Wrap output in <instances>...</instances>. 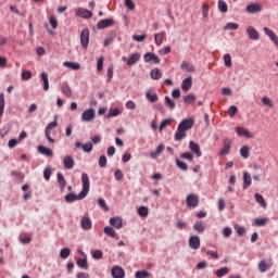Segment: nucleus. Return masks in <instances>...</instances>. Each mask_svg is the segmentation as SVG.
Returning <instances> with one entry per match:
<instances>
[{
    "label": "nucleus",
    "instance_id": "43",
    "mask_svg": "<svg viewBox=\"0 0 278 278\" xmlns=\"http://www.w3.org/2000/svg\"><path fill=\"white\" fill-rule=\"evenodd\" d=\"M146 98L148 99V101H150V103H155L159 99L155 92H151V91H147Z\"/></svg>",
    "mask_w": 278,
    "mask_h": 278
},
{
    "label": "nucleus",
    "instance_id": "53",
    "mask_svg": "<svg viewBox=\"0 0 278 278\" xmlns=\"http://www.w3.org/2000/svg\"><path fill=\"white\" fill-rule=\"evenodd\" d=\"M201 10H202V16H203V18H207V16H208V14H210V5H207V4H202Z\"/></svg>",
    "mask_w": 278,
    "mask_h": 278
},
{
    "label": "nucleus",
    "instance_id": "64",
    "mask_svg": "<svg viewBox=\"0 0 278 278\" xmlns=\"http://www.w3.org/2000/svg\"><path fill=\"white\" fill-rule=\"evenodd\" d=\"M18 142H21L18 139H10L8 143L9 149H14Z\"/></svg>",
    "mask_w": 278,
    "mask_h": 278
},
{
    "label": "nucleus",
    "instance_id": "40",
    "mask_svg": "<svg viewBox=\"0 0 278 278\" xmlns=\"http://www.w3.org/2000/svg\"><path fill=\"white\" fill-rule=\"evenodd\" d=\"M184 101L187 105H190L197 101V96H194V93H189L184 98Z\"/></svg>",
    "mask_w": 278,
    "mask_h": 278
},
{
    "label": "nucleus",
    "instance_id": "31",
    "mask_svg": "<svg viewBox=\"0 0 278 278\" xmlns=\"http://www.w3.org/2000/svg\"><path fill=\"white\" fill-rule=\"evenodd\" d=\"M41 80L43 81V90L45 92L49 91V75L45 72L40 75Z\"/></svg>",
    "mask_w": 278,
    "mask_h": 278
},
{
    "label": "nucleus",
    "instance_id": "59",
    "mask_svg": "<svg viewBox=\"0 0 278 278\" xmlns=\"http://www.w3.org/2000/svg\"><path fill=\"white\" fill-rule=\"evenodd\" d=\"M180 157L182 160H189V162H192V160H194V155L190 152H184L182 154H180Z\"/></svg>",
    "mask_w": 278,
    "mask_h": 278
},
{
    "label": "nucleus",
    "instance_id": "44",
    "mask_svg": "<svg viewBox=\"0 0 278 278\" xmlns=\"http://www.w3.org/2000/svg\"><path fill=\"white\" fill-rule=\"evenodd\" d=\"M165 105L169 108V110H175V108H177V104L168 96L165 97Z\"/></svg>",
    "mask_w": 278,
    "mask_h": 278
},
{
    "label": "nucleus",
    "instance_id": "24",
    "mask_svg": "<svg viewBox=\"0 0 278 278\" xmlns=\"http://www.w3.org/2000/svg\"><path fill=\"white\" fill-rule=\"evenodd\" d=\"M236 131L238 136H243L244 138H253V134H251V131L244 127H237Z\"/></svg>",
    "mask_w": 278,
    "mask_h": 278
},
{
    "label": "nucleus",
    "instance_id": "22",
    "mask_svg": "<svg viewBox=\"0 0 278 278\" xmlns=\"http://www.w3.org/2000/svg\"><path fill=\"white\" fill-rule=\"evenodd\" d=\"M189 149L190 151H192V153H195L197 157H201L202 153H201V147L199 146V143L194 141H190Z\"/></svg>",
    "mask_w": 278,
    "mask_h": 278
},
{
    "label": "nucleus",
    "instance_id": "6",
    "mask_svg": "<svg viewBox=\"0 0 278 278\" xmlns=\"http://www.w3.org/2000/svg\"><path fill=\"white\" fill-rule=\"evenodd\" d=\"M189 248L193 251H198V249H201V238H199V236H191L189 238Z\"/></svg>",
    "mask_w": 278,
    "mask_h": 278
},
{
    "label": "nucleus",
    "instance_id": "11",
    "mask_svg": "<svg viewBox=\"0 0 278 278\" xmlns=\"http://www.w3.org/2000/svg\"><path fill=\"white\" fill-rule=\"evenodd\" d=\"M245 10L249 14H257L258 12H262L263 7L260 3H251L247 5Z\"/></svg>",
    "mask_w": 278,
    "mask_h": 278
},
{
    "label": "nucleus",
    "instance_id": "9",
    "mask_svg": "<svg viewBox=\"0 0 278 278\" xmlns=\"http://www.w3.org/2000/svg\"><path fill=\"white\" fill-rule=\"evenodd\" d=\"M263 31L266 36H268V38L271 40V42H274L275 47H278V37L277 34H275L273 31V29L268 28V27H264Z\"/></svg>",
    "mask_w": 278,
    "mask_h": 278
},
{
    "label": "nucleus",
    "instance_id": "19",
    "mask_svg": "<svg viewBox=\"0 0 278 278\" xmlns=\"http://www.w3.org/2000/svg\"><path fill=\"white\" fill-rule=\"evenodd\" d=\"M63 164H64V168H66L67 170H71L75 166V159H73L72 155H67L65 156Z\"/></svg>",
    "mask_w": 278,
    "mask_h": 278
},
{
    "label": "nucleus",
    "instance_id": "23",
    "mask_svg": "<svg viewBox=\"0 0 278 278\" xmlns=\"http://www.w3.org/2000/svg\"><path fill=\"white\" fill-rule=\"evenodd\" d=\"M144 62H153L154 64H160L161 60L154 53L148 52L143 56Z\"/></svg>",
    "mask_w": 278,
    "mask_h": 278
},
{
    "label": "nucleus",
    "instance_id": "32",
    "mask_svg": "<svg viewBox=\"0 0 278 278\" xmlns=\"http://www.w3.org/2000/svg\"><path fill=\"white\" fill-rule=\"evenodd\" d=\"M63 66H66V68H71L72 71H79L81 68V65L75 62H64Z\"/></svg>",
    "mask_w": 278,
    "mask_h": 278
},
{
    "label": "nucleus",
    "instance_id": "48",
    "mask_svg": "<svg viewBox=\"0 0 278 278\" xmlns=\"http://www.w3.org/2000/svg\"><path fill=\"white\" fill-rule=\"evenodd\" d=\"M262 103H263V105H266L267 108H275V103L268 97H263Z\"/></svg>",
    "mask_w": 278,
    "mask_h": 278
},
{
    "label": "nucleus",
    "instance_id": "52",
    "mask_svg": "<svg viewBox=\"0 0 278 278\" xmlns=\"http://www.w3.org/2000/svg\"><path fill=\"white\" fill-rule=\"evenodd\" d=\"M224 63L227 68H231V54L227 53L224 55Z\"/></svg>",
    "mask_w": 278,
    "mask_h": 278
},
{
    "label": "nucleus",
    "instance_id": "7",
    "mask_svg": "<svg viewBox=\"0 0 278 278\" xmlns=\"http://www.w3.org/2000/svg\"><path fill=\"white\" fill-rule=\"evenodd\" d=\"M123 62H127L128 66H134L137 62H140V53L135 52L132 53L129 59L127 56L122 58Z\"/></svg>",
    "mask_w": 278,
    "mask_h": 278
},
{
    "label": "nucleus",
    "instance_id": "30",
    "mask_svg": "<svg viewBox=\"0 0 278 278\" xmlns=\"http://www.w3.org/2000/svg\"><path fill=\"white\" fill-rule=\"evenodd\" d=\"M164 31L157 33L154 35V42L156 47H162V42H164Z\"/></svg>",
    "mask_w": 278,
    "mask_h": 278
},
{
    "label": "nucleus",
    "instance_id": "14",
    "mask_svg": "<svg viewBox=\"0 0 278 278\" xmlns=\"http://www.w3.org/2000/svg\"><path fill=\"white\" fill-rule=\"evenodd\" d=\"M80 227L81 229H84V231H90V229H92V220L90 219V217H83L80 220Z\"/></svg>",
    "mask_w": 278,
    "mask_h": 278
},
{
    "label": "nucleus",
    "instance_id": "4",
    "mask_svg": "<svg viewBox=\"0 0 278 278\" xmlns=\"http://www.w3.org/2000/svg\"><path fill=\"white\" fill-rule=\"evenodd\" d=\"M80 45L83 49H88V45H90V29L84 28L80 33Z\"/></svg>",
    "mask_w": 278,
    "mask_h": 278
},
{
    "label": "nucleus",
    "instance_id": "46",
    "mask_svg": "<svg viewBox=\"0 0 278 278\" xmlns=\"http://www.w3.org/2000/svg\"><path fill=\"white\" fill-rule=\"evenodd\" d=\"M135 277L136 278H149V277H151V274L147 270H138V271H136Z\"/></svg>",
    "mask_w": 278,
    "mask_h": 278
},
{
    "label": "nucleus",
    "instance_id": "26",
    "mask_svg": "<svg viewBox=\"0 0 278 278\" xmlns=\"http://www.w3.org/2000/svg\"><path fill=\"white\" fill-rule=\"evenodd\" d=\"M190 88H192V78L191 76L185 78L181 83V89L185 91V92H188V90H190Z\"/></svg>",
    "mask_w": 278,
    "mask_h": 278
},
{
    "label": "nucleus",
    "instance_id": "34",
    "mask_svg": "<svg viewBox=\"0 0 278 278\" xmlns=\"http://www.w3.org/2000/svg\"><path fill=\"white\" fill-rule=\"evenodd\" d=\"M217 5L222 14H227L229 8L227 7V2H225V0H219Z\"/></svg>",
    "mask_w": 278,
    "mask_h": 278
},
{
    "label": "nucleus",
    "instance_id": "25",
    "mask_svg": "<svg viewBox=\"0 0 278 278\" xmlns=\"http://www.w3.org/2000/svg\"><path fill=\"white\" fill-rule=\"evenodd\" d=\"M38 152L41 153V155H46L47 157H53V150L45 146H38Z\"/></svg>",
    "mask_w": 278,
    "mask_h": 278
},
{
    "label": "nucleus",
    "instance_id": "61",
    "mask_svg": "<svg viewBox=\"0 0 278 278\" xmlns=\"http://www.w3.org/2000/svg\"><path fill=\"white\" fill-rule=\"evenodd\" d=\"M132 40H136V42H144L147 35H134Z\"/></svg>",
    "mask_w": 278,
    "mask_h": 278
},
{
    "label": "nucleus",
    "instance_id": "50",
    "mask_svg": "<svg viewBox=\"0 0 278 278\" xmlns=\"http://www.w3.org/2000/svg\"><path fill=\"white\" fill-rule=\"evenodd\" d=\"M267 223L268 218H256L254 220V225H256V227H264Z\"/></svg>",
    "mask_w": 278,
    "mask_h": 278
},
{
    "label": "nucleus",
    "instance_id": "63",
    "mask_svg": "<svg viewBox=\"0 0 278 278\" xmlns=\"http://www.w3.org/2000/svg\"><path fill=\"white\" fill-rule=\"evenodd\" d=\"M51 167H47L45 170H43V177L46 179V181H49V179H51Z\"/></svg>",
    "mask_w": 278,
    "mask_h": 278
},
{
    "label": "nucleus",
    "instance_id": "41",
    "mask_svg": "<svg viewBox=\"0 0 278 278\" xmlns=\"http://www.w3.org/2000/svg\"><path fill=\"white\" fill-rule=\"evenodd\" d=\"M138 214H139V216H141V218H147L149 216V207L140 206L138 208Z\"/></svg>",
    "mask_w": 278,
    "mask_h": 278
},
{
    "label": "nucleus",
    "instance_id": "17",
    "mask_svg": "<svg viewBox=\"0 0 278 278\" xmlns=\"http://www.w3.org/2000/svg\"><path fill=\"white\" fill-rule=\"evenodd\" d=\"M76 149H83L85 153H90L93 149L92 142H87V143H81V142H76L75 143Z\"/></svg>",
    "mask_w": 278,
    "mask_h": 278
},
{
    "label": "nucleus",
    "instance_id": "12",
    "mask_svg": "<svg viewBox=\"0 0 278 278\" xmlns=\"http://www.w3.org/2000/svg\"><path fill=\"white\" fill-rule=\"evenodd\" d=\"M76 16H79L80 18H92V11L78 8L75 11Z\"/></svg>",
    "mask_w": 278,
    "mask_h": 278
},
{
    "label": "nucleus",
    "instance_id": "57",
    "mask_svg": "<svg viewBox=\"0 0 278 278\" xmlns=\"http://www.w3.org/2000/svg\"><path fill=\"white\" fill-rule=\"evenodd\" d=\"M236 114H238V106L231 105L228 110V116H230V118H233Z\"/></svg>",
    "mask_w": 278,
    "mask_h": 278
},
{
    "label": "nucleus",
    "instance_id": "29",
    "mask_svg": "<svg viewBox=\"0 0 278 278\" xmlns=\"http://www.w3.org/2000/svg\"><path fill=\"white\" fill-rule=\"evenodd\" d=\"M161 153H164V144H159L156 151L150 153V157L155 160V157H160Z\"/></svg>",
    "mask_w": 278,
    "mask_h": 278
},
{
    "label": "nucleus",
    "instance_id": "60",
    "mask_svg": "<svg viewBox=\"0 0 278 278\" xmlns=\"http://www.w3.org/2000/svg\"><path fill=\"white\" fill-rule=\"evenodd\" d=\"M22 79L24 81H29V79H31V72L30 71H23L22 72Z\"/></svg>",
    "mask_w": 278,
    "mask_h": 278
},
{
    "label": "nucleus",
    "instance_id": "49",
    "mask_svg": "<svg viewBox=\"0 0 278 278\" xmlns=\"http://www.w3.org/2000/svg\"><path fill=\"white\" fill-rule=\"evenodd\" d=\"M238 27H239L238 23L230 22L225 25L224 29L236 31Z\"/></svg>",
    "mask_w": 278,
    "mask_h": 278
},
{
    "label": "nucleus",
    "instance_id": "20",
    "mask_svg": "<svg viewBox=\"0 0 278 278\" xmlns=\"http://www.w3.org/2000/svg\"><path fill=\"white\" fill-rule=\"evenodd\" d=\"M61 92L62 94H64V97H67V99H71V97H73V89H71V86H68L67 83L62 84Z\"/></svg>",
    "mask_w": 278,
    "mask_h": 278
},
{
    "label": "nucleus",
    "instance_id": "2",
    "mask_svg": "<svg viewBox=\"0 0 278 278\" xmlns=\"http://www.w3.org/2000/svg\"><path fill=\"white\" fill-rule=\"evenodd\" d=\"M191 127H194V119L186 118L180 122L177 131L175 132V140H184V138H186V132L189 131Z\"/></svg>",
    "mask_w": 278,
    "mask_h": 278
},
{
    "label": "nucleus",
    "instance_id": "35",
    "mask_svg": "<svg viewBox=\"0 0 278 278\" xmlns=\"http://www.w3.org/2000/svg\"><path fill=\"white\" fill-rule=\"evenodd\" d=\"M4 110H5V94L1 92L0 93V117L3 116Z\"/></svg>",
    "mask_w": 278,
    "mask_h": 278
},
{
    "label": "nucleus",
    "instance_id": "45",
    "mask_svg": "<svg viewBox=\"0 0 278 278\" xmlns=\"http://www.w3.org/2000/svg\"><path fill=\"white\" fill-rule=\"evenodd\" d=\"M181 68H182V71H186L187 73H194V66L190 63L182 62Z\"/></svg>",
    "mask_w": 278,
    "mask_h": 278
},
{
    "label": "nucleus",
    "instance_id": "33",
    "mask_svg": "<svg viewBox=\"0 0 278 278\" xmlns=\"http://www.w3.org/2000/svg\"><path fill=\"white\" fill-rule=\"evenodd\" d=\"M254 199L261 207L267 206L266 200H264V197L262 194L255 193Z\"/></svg>",
    "mask_w": 278,
    "mask_h": 278
},
{
    "label": "nucleus",
    "instance_id": "1",
    "mask_svg": "<svg viewBox=\"0 0 278 278\" xmlns=\"http://www.w3.org/2000/svg\"><path fill=\"white\" fill-rule=\"evenodd\" d=\"M81 184H83V190L79 194H75L74 192H72L65 195L66 203H74V201H81V199H86V197H88V192H90V178L88 177V174L84 173L81 175Z\"/></svg>",
    "mask_w": 278,
    "mask_h": 278
},
{
    "label": "nucleus",
    "instance_id": "47",
    "mask_svg": "<svg viewBox=\"0 0 278 278\" xmlns=\"http://www.w3.org/2000/svg\"><path fill=\"white\" fill-rule=\"evenodd\" d=\"M114 116H121L119 109H110L108 113V118H114Z\"/></svg>",
    "mask_w": 278,
    "mask_h": 278
},
{
    "label": "nucleus",
    "instance_id": "37",
    "mask_svg": "<svg viewBox=\"0 0 278 278\" xmlns=\"http://www.w3.org/2000/svg\"><path fill=\"white\" fill-rule=\"evenodd\" d=\"M104 233L109 236V238H116V230H114V228H112L111 226L104 227Z\"/></svg>",
    "mask_w": 278,
    "mask_h": 278
},
{
    "label": "nucleus",
    "instance_id": "36",
    "mask_svg": "<svg viewBox=\"0 0 278 278\" xmlns=\"http://www.w3.org/2000/svg\"><path fill=\"white\" fill-rule=\"evenodd\" d=\"M150 75H151V79H154V80L162 79V72L160 71V68L152 70Z\"/></svg>",
    "mask_w": 278,
    "mask_h": 278
},
{
    "label": "nucleus",
    "instance_id": "18",
    "mask_svg": "<svg viewBox=\"0 0 278 278\" xmlns=\"http://www.w3.org/2000/svg\"><path fill=\"white\" fill-rule=\"evenodd\" d=\"M113 278H125V269L121 266H113L112 268Z\"/></svg>",
    "mask_w": 278,
    "mask_h": 278
},
{
    "label": "nucleus",
    "instance_id": "5",
    "mask_svg": "<svg viewBox=\"0 0 278 278\" xmlns=\"http://www.w3.org/2000/svg\"><path fill=\"white\" fill-rule=\"evenodd\" d=\"M96 116H97V114L94 113V109H88V110L84 111V113L81 115V121L84 123H92V121H94Z\"/></svg>",
    "mask_w": 278,
    "mask_h": 278
},
{
    "label": "nucleus",
    "instance_id": "28",
    "mask_svg": "<svg viewBox=\"0 0 278 278\" xmlns=\"http://www.w3.org/2000/svg\"><path fill=\"white\" fill-rule=\"evenodd\" d=\"M240 155L243 160H249V156L251 155V148H249V146L241 147Z\"/></svg>",
    "mask_w": 278,
    "mask_h": 278
},
{
    "label": "nucleus",
    "instance_id": "54",
    "mask_svg": "<svg viewBox=\"0 0 278 278\" xmlns=\"http://www.w3.org/2000/svg\"><path fill=\"white\" fill-rule=\"evenodd\" d=\"M58 181L61 188H66V179H64V175L62 173L58 174Z\"/></svg>",
    "mask_w": 278,
    "mask_h": 278
},
{
    "label": "nucleus",
    "instance_id": "38",
    "mask_svg": "<svg viewBox=\"0 0 278 278\" xmlns=\"http://www.w3.org/2000/svg\"><path fill=\"white\" fill-rule=\"evenodd\" d=\"M193 229L198 231V233H203V231H205V224H203V222H197L193 225Z\"/></svg>",
    "mask_w": 278,
    "mask_h": 278
},
{
    "label": "nucleus",
    "instance_id": "10",
    "mask_svg": "<svg viewBox=\"0 0 278 278\" xmlns=\"http://www.w3.org/2000/svg\"><path fill=\"white\" fill-rule=\"evenodd\" d=\"M270 268H273V261L262 260L258 263L260 273H266L267 270H270Z\"/></svg>",
    "mask_w": 278,
    "mask_h": 278
},
{
    "label": "nucleus",
    "instance_id": "55",
    "mask_svg": "<svg viewBox=\"0 0 278 278\" xmlns=\"http://www.w3.org/2000/svg\"><path fill=\"white\" fill-rule=\"evenodd\" d=\"M176 165L180 168V170H188V164L179 159H176Z\"/></svg>",
    "mask_w": 278,
    "mask_h": 278
},
{
    "label": "nucleus",
    "instance_id": "15",
    "mask_svg": "<svg viewBox=\"0 0 278 278\" xmlns=\"http://www.w3.org/2000/svg\"><path fill=\"white\" fill-rule=\"evenodd\" d=\"M112 26H114L113 18L101 20L97 24L98 29H105V27H112Z\"/></svg>",
    "mask_w": 278,
    "mask_h": 278
},
{
    "label": "nucleus",
    "instance_id": "13",
    "mask_svg": "<svg viewBox=\"0 0 278 278\" xmlns=\"http://www.w3.org/2000/svg\"><path fill=\"white\" fill-rule=\"evenodd\" d=\"M231 152V139H225L219 155H229Z\"/></svg>",
    "mask_w": 278,
    "mask_h": 278
},
{
    "label": "nucleus",
    "instance_id": "8",
    "mask_svg": "<svg viewBox=\"0 0 278 278\" xmlns=\"http://www.w3.org/2000/svg\"><path fill=\"white\" fill-rule=\"evenodd\" d=\"M187 205L188 207H199V195L194 193L187 195Z\"/></svg>",
    "mask_w": 278,
    "mask_h": 278
},
{
    "label": "nucleus",
    "instance_id": "58",
    "mask_svg": "<svg viewBox=\"0 0 278 278\" xmlns=\"http://www.w3.org/2000/svg\"><path fill=\"white\" fill-rule=\"evenodd\" d=\"M235 230L237 231L238 236H244V233H247V228L240 225H236Z\"/></svg>",
    "mask_w": 278,
    "mask_h": 278
},
{
    "label": "nucleus",
    "instance_id": "42",
    "mask_svg": "<svg viewBox=\"0 0 278 278\" xmlns=\"http://www.w3.org/2000/svg\"><path fill=\"white\" fill-rule=\"evenodd\" d=\"M215 275L218 278L225 277V275H229V268L228 267H222V268L216 270Z\"/></svg>",
    "mask_w": 278,
    "mask_h": 278
},
{
    "label": "nucleus",
    "instance_id": "62",
    "mask_svg": "<svg viewBox=\"0 0 278 278\" xmlns=\"http://www.w3.org/2000/svg\"><path fill=\"white\" fill-rule=\"evenodd\" d=\"M103 62H105V58L100 56L97 63V71L99 72L103 71Z\"/></svg>",
    "mask_w": 278,
    "mask_h": 278
},
{
    "label": "nucleus",
    "instance_id": "21",
    "mask_svg": "<svg viewBox=\"0 0 278 278\" xmlns=\"http://www.w3.org/2000/svg\"><path fill=\"white\" fill-rule=\"evenodd\" d=\"M110 225L115 229H123V218L115 216L110 219Z\"/></svg>",
    "mask_w": 278,
    "mask_h": 278
},
{
    "label": "nucleus",
    "instance_id": "27",
    "mask_svg": "<svg viewBox=\"0 0 278 278\" xmlns=\"http://www.w3.org/2000/svg\"><path fill=\"white\" fill-rule=\"evenodd\" d=\"M251 174L249 172L243 173V190L251 188Z\"/></svg>",
    "mask_w": 278,
    "mask_h": 278
},
{
    "label": "nucleus",
    "instance_id": "3",
    "mask_svg": "<svg viewBox=\"0 0 278 278\" xmlns=\"http://www.w3.org/2000/svg\"><path fill=\"white\" fill-rule=\"evenodd\" d=\"M58 127V117L51 123H49L45 129V136L48 140V142H51L52 144H55V139L51 138V129H55Z\"/></svg>",
    "mask_w": 278,
    "mask_h": 278
},
{
    "label": "nucleus",
    "instance_id": "51",
    "mask_svg": "<svg viewBox=\"0 0 278 278\" xmlns=\"http://www.w3.org/2000/svg\"><path fill=\"white\" fill-rule=\"evenodd\" d=\"M70 255H71V249L68 248H64L60 252V256L62 257V260L68 258Z\"/></svg>",
    "mask_w": 278,
    "mask_h": 278
},
{
    "label": "nucleus",
    "instance_id": "16",
    "mask_svg": "<svg viewBox=\"0 0 278 278\" xmlns=\"http://www.w3.org/2000/svg\"><path fill=\"white\" fill-rule=\"evenodd\" d=\"M247 34L250 40H257L260 38V33L253 26L247 27Z\"/></svg>",
    "mask_w": 278,
    "mask_h": 278
},
{
    "label": "nucleus",
    "instance_id": "39",
    "mask_svg": "<svg viewBox=\"0 0 278 278\" xmlns=\"http://www.w3.org/2000/svg\"><path fill=\"white\" fill-rule=\"evenodd\" d=\"M77 266L79 268H83L84 270H88V260L86 258V256H85V258L77 260Z\"/></svg>",
    "mask_w": 278,
    "mask_h": 278
},
{
    "label": "nucleus",
    "instance_id": "56",
    "mask_svg": "<svg viewBox=\"0 0 278 278\" xmlns=\"http://www.w3.org/2000/svg\"><path fill=\"white\" fill-rule=\"evenodd\" d=\"M100 168H105L108 166V157L105 155H101L99 159Z\"/></svg>",
    "mask_w": 278,
    "mask_h": 278
}]
</instances>
